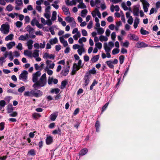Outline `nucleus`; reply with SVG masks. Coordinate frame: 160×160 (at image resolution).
I'll list each match as a JSON object with an SVG mask.
<instances>
[{"instance_id":"obj_25","label":"nucleus","mask_w":160,"mask_h":160,"mask_svg":"<svg viewBox=\"0 0 160 160\" xmlns=\"http://www.w3.org/2000/svg\"><path fill=\"white\" fill-rule=\"evenodd\" d=\"M104 49L106 52H110L111 48L108 46L107 43H105L104 45Z\"/></svg>"},{"instance_id":"obj_54","label":"nucleus","mask_w":160,"mask_h":160,"mask_svg":"<svg viewBox=\"0 0 160 160\" xmlns=\"http://www.w3.org/2000/svg\"><path fill=\"white\" fill-rule=\"evenodd\" d=\"M124 57L123 55H121L119 57L120 63L122 64L124 62Z\"/></svg>"},{"instance_id":"obj_40","label":"nucleus","mask_w":160,"mask_h":160,"mask_svg":"<svg viewBox=\"0 0 160 160\" xmlns=\"http://www.w3.org/2000/svg\"><path fill=\"white\" fill-rule=\"evenodd\" d=\"M57 116V115L56 114H52L50 116V119L51 121H54L55 120Z\"/></svg>"},{"instance_id":"obj_22","label":"nucleus","mask_w":160,"mask_h":160,"mask_svg":"<svg viewBox=\"0 0 160 160\" xmlns=\"http://www.w3.org/2000/svg\"><path fill=\"white\" fill-rule=\"evenodd\" d=\"M58 39L57 38H53L51 39L49 41V43L52 45L55 44L58 42Z\"/></svg>"},{"instance_id":"obj_29","label":"nucleus","mask_w":160,"mask_h":160,"mask_svg":"<svg viewBox=\"0 0 160 160\" xmlns=\"http://www.w3.org/2000/svg\"><path fill=\"white\" fill-rule=\"evenodd\" d=\"M57 18V12L55 11H54L52 12L51 20L52 21H55Z\"/></svg>"},{"instance_id":"obj_64","label":"nucleus","mask_w":160,"mask_h":160,"mask_svg":"<svg viewBox=\"0 0 160 160\" xmlns=\"http://www.w3.org/2000/svg\"><path fill=\"white\" fill-rule=\"evenodd\" d=\"M89 72L91 74H95L96 73L95 68H93L91 70L89 71Z\"/></svg>"},{"instance_id":"obj_20","label":"nucleus","mask_w":160,"mask_h":160,"mask_svg":"<svg viewBox=\"0 0 160 160\" xmlns=\"http://www.w3.org/2000/svg\"><path fill=\"white\" fill-rule=\"evenodd\" d=\"M25 56H27L29 57H32V52L31 51H29L28 50H25L23 52Z\"/></svg>"},{"instance_id":"obj_51","label":"nucleus","mask_w":160,"mask_h":160,"mask_svg":"<svg viewBox=\"0 0 160 160\" xmlns=\"http://www.w3.org/2000/svg\"><path fill=\"white\" fill-rule=\"evenodd\" d=\"M15 25L17 28H20L22 26V23L20 21H17L16 22Z\"/></svg>"},{"instance_id":"obj_58","label":"nucleus","mask_w":160,"mask_h":160,"mask_svg":"<svg viewBox=\"0 0 160 160\" xmlns=\"http://www.w3.org/2000/svg\"><path fill=\"white\" fill-rule=\"evenodd\" d=\"M25 90V87L24 86H22L20 88H18V92L22 93Z\"/></svg>"},{"instance_id":"obj_48","label":"nucleus","mask_w":160,"mask_h":160,"mask_svg":"<svg viewBox=\"0 0 160 160\" xmlns=\"http://www.w3.org/2000/svg\"><path fill=\"white\" fill-rule=\"evenodd\" d=\"M95 127L96 131L97 132L99 131V128L100 127L99 122L98 121H97L95 123Z\"/></svg>"},{"instance_id":"obj_6","label":"nucleus","mask_w":160,"mask_h":160,"mask_svg":"<svg viewBox=\"0 0 160 160\" xmlns=\"http://www.w3.org/2000/svg\"><path fill=\"white\" fill-rule=\"evenodd\" d=\"M41 72L40 71H37L36 73L33 74V77L32 78V81L33 82L36 83L38 82V78L41 75Z\"/></svg>"},{"instance_id":"obj_5","label":"nucleus","mask_w":160,"mask_h":160,"mask_svg":"<svg viewBox=\"0 0 160 160\" xmlns=\"http://www.w3.org/2000/svg\"><path fill=\"white\" fill-rule=\"evenodd\" d=\"M51 7L50 6H47L45 9V12L44 14V17L47 19H50L51 17L50 10Z\"/></svg>"},{"instance_id":"obj_31","label":"nucleus","mask_w":160,"mask_h":160,"mask_svg":"<svg viewBox=\"0 0 160 160\" xmlns=\"http://www.w3.org/2000/svg\"><path fill=\"white\" fill-rule=\"evenodd\" d=\"M88 151V150L86 148H84L79 153V155L80 156H83L86 154Z\"/></svg>"},{"instance_id":"obj_61","label":"nucleus","mask_w":160,"mask_h":160,"mask_svg":"<svg viewBox=\"0 0 160 160\" xmlns=\"http://www.w3.org/2000/svg\"><path fill=\"white\" fill-rule=\"evenodd\" d=\"M121 6L122 8L124 10H128V8L126 5V4L124 2L122 3Z\"/></svg>"},{"instance_id":"obj_53","label":"nucleus","mask_w":160,"mask_h":160,"mask_svg":"<svg viewBox=\"0 0 160 160\" xmlns=\"http://www.w3.org/2000/svg\"><path fill=\"white\" fill-rule=\"evenodd\" d=\"M128 22L131 25L132 24L133 22V19L132 16H130L128 18Z\"/></svg>"},{"instance_id":"obj_62","label":"nucleus","mask_w":160,"mask_h":160,"mask_svg":"<svg viewBox=\"0 0 160 160\" xmlns=\"http://www.w3.org/2000/svg\"><path fill=\"white\" fill-rule=\"evenodd\" d=\"M81 47V45L80 46L78 44H74L72 48L73 49L76 50L77 49H79Z\"/></svg>"},{"instance_id":"obj_56","label":"nucleus","mask_w":160,"mask_h":160,"mask_svg":"<svg viewBox=\"0 0 160 160\" xmlns=\"http://www.w3.org/2000/svg\"><path fill=\"white\" fill-rule=\"evenodd\" d=\"M92 24H93L92 21L91 20L89 22L87 26V28L89 29H90L91 28H92Z\"/></svg>"},{"instance_id":"obj_14","label":"nucleus","mask_w":160,"mask_h":160,"mask_svg":"<svg viewBox=\"0 0 160 160\" xmlns=\"http://www.w3.org/2000/svg\"><path fill=\"white\" fill-rule=\"evenodd\" d=\"M85 52V49L84 48V44L81 45V47L78 49V52L79 55L81 56L82 52Z\"/></svg>"},{"instance_id":"obj_39","label":"nucleus","mask_w":160,"mask_h":160,"mask_svg":"<svg viewBox=\"0 0 160 160\" xmlns=\"http://www.w3.org/2000/svg\"><path fill=\"white\" fill-rule=\"evenodd\" d=\"M38 22V20L36 18H34L32 20L31 22V24L32 26H34L35 24L36 25Z\"/></svg>"},{"instance_id":"obj_26","label":"nucleus","mask_w":160,"mask_h":160,"mask_svg":"<svg viewBox=\"0 0 160 160\" xmlns=\"http://www.w3.org/2000/svg\"><path fill=\"white\" fill-rule=\"evenodd\" d=\"M84 80L85 83V86H87L89 83L90 80L88 75H85L84 78Z\"/></svg>"},{"instance_id":"obj_46","label":"nucleus","mask_w":160,"mask_h":160,"mask_svg":"<svg viewBox=\"0 0 160 160\" xmlns=\"http://www.w3.org/2000/svg\"><path fill=\"white\" fill-rule=\"evenodd\" d=\"M95 46L96 48H98L99 49H101L102 48V44L100 42H98L97 43H96L95 44Z\"/></svg>"},{"instance_id":"obj_38","label":"nucleus","mask_w":160,"mask_h":160,"mask_svg":"<svg viewBox=\"0 0 160 160\" xmlns=\"http://www.w3.org/2000/svg\"><path fill=\"white\" fill-rule=\"evenodd\" d=\"M140 32L142 34L146 35L149 34V32L148 31L144 30L143 28H141L140 29Z\"/></svg>"},{"instance_id":"obj_42","label":"nucleus","mask_w":160,"mask_h":160,"mask_svg":"<svg viewBox=\"0 0 160 160\" xmlns=\"http://www.w3.org/2000/svg\"><path fill=\"white\" fill-rule=\"evenodd\" d=\"M60 89L58 88L52 89L51 91V93H55L56 94H58L60 92Z\"/></svg>"},{"instance_id":"obj_45","label":"nucleus","mask_w":160,"mask_h":160,"mask_svg":"<svg viewBox=\"0 0 160 160\" xmlns=\"http://www.w3.org/2000/svg\"><path fill=\"white\" fill-rule=\"evenodd\" d=\"M18 15V14L17 13H11L8 14V16L11 17L12 18H14L15 16H17Z\"/></svg>"},{"instance_id":"obj_52","label":"nucleus","mask_w":160,"mask_h":160,"mask_svg":"<svg viewBox=\"0 0 160 160\" xmlns=\"http://www.w3.org/2000/svg\"><path fill=\"white\" fill-rule=\"evenodd\" d=\"M13 8V7L12 6L11 4H9L7 7L6 9L8 11L10 12L12 10Z\"/></svg>"},{"instance_id":"obj_63","label":"nucleus","mask_w":160,"mask_h":160,"mask_svg":"<svg viewBox=\"0 0 160 160\" xmlns=\"http://www.w3.org/2000/svg\"><path fill=\"white\" fill-rule=\"evenodd\" d=\"M24 20L26 23H29L30 21V18L28 16H26L25 17Z\"/></svg>"},{"instance_id":"obj_12","label":"nucleus","mask_w":160,"mask_h":160,"mask_svg":"<svg viewBox=\"0 0 160 160\" xmlns=\"http://www.w3.org/2000/svg\"><path fill=\"white\" fill-rule=\"evenodd\" d=\"M25 29L30 35L32 34L34 32V30L30 25H28L26 28Z\"/></svg>"},{"instance_id":"obj_49","label":"nucleus","mask_w":160,"mask_h":160,"mask_svg":"<svg viewBox=\"0 0 160 160\" xmlns=\"http://www.w3.org/2000/svg\"><path fill=\"white\" fill-rule=\"evenodd\" d=\"M102 2L101 3V7L102 9V10H103L106 8V7L105 5L103 0H102Z\"/></svg>"},{"instance_id":"obj_27","label":"nucleus","mask_w":160,"mask_h":160,"mask_svg":"<svg viewBox=\"0 0 160 160\" xmlns=\"http://www.w3.org/2000/svg\"><path fill=\"white\" fill-rule=\"evenodd\" d=\"M88 11L86 9H84L82 11L81 13V16L83 18H85L86 16Z\"/></svg>"},{"instance_id":"obj_43","label":"nucleus","mask_w":160,"mask_h":160,"mask_svg":"<svg viewBox=\"0 0 160 160\" xmlns=\"http://www.w3.org/2000/svg\"><path fill=\"white\" fill-rule=\"evenodd\" d=\"M86 6L83 2L79 4L78 5V8L84 9L86 8Z\"/></svg>"},{"instance_id":"obj_19","label":"nucleus","mask_w":160,"mask_h":160,"mask_svg":"<svg viewBox=\"0 0 160 160\" xmlns=\"http://www.w3.org/2000/svg\"><path fill=\"white\" fill-rule=\"evenodd\" d=\"M95 29L97 31V33L98 35H102L104 32V29L102 28H95Z\"/></svg>"},{"instance_id":"obj_23","label":"nucleus","mask_w":160,"mask_h":160,"mask_svg":"<svg viewBox=\"0 0 160 160\" xmlns=\"http://www.w3.org/2000/svg\"><path fill=\"white\" fill-rule=\"evenodd\" d=\"M44 71L46 72L49 75H51L53 74V71L52 70L49 69L48 66L44 68Z\"/></svg>"},{"instance_id":"obj_47","label":"nucleus","mask_w":160,"mask_h":160,"mask_svg":"<svg viewBox=\"0 0 160 160\" xmlns=\"http://www.w3.org/2000/svg\"><path fill=\"white\" fill-rule=\"evenodd\" d=\"M119 51L120 50L119 49L117 48H115L112 50V53L113 55H115L118 53Z\"/></svg>"},{"instance_id":"obj_34","label":"nucleus","mask_w":160,"mask_h":160,"mask_svg":"<svg viewBox=\"0 0 160 160\" xmlns=\"http://www.w3.org/2000/svg\"><path fill=\"white\" fill-rule=\"evenodd\" d=\"M106 63H107L108 66L111 68H113L114 67L113 62L111 61H108L106 62Z\"/></svg>"},{"instance_id":"obj_11","label":"nucleus","mask_w":160,"mask_h":160,"mask_svg":"<svg viewBox=\"0 0 160 160\" xmlns=\"http://www.w3.org/2000/svg\"><path fill=\"white\" fill-rule=\"evenodd\" d=\"M128 37L129 38L133 40L138 41L139 40V38L135 35L133 34H129L128 35Z\"/></svg>"},{"instance_id":"obj_24","label":"nucleus","mask_w":160,"mask_h":160,"mask_svg":"<svg viewBox=\"0 0 160 160\" xmlns=\"http://www.w3.org/2000/svg\"><path fill=\"white\" fill-rule=\"evenodd\" d=\"M77 0H72L70 2H67V5L68 6H72L73 5H76L78 1Z\"/></svg>"},{"instance_id":"obj_9","label":"nucleus","mask_w":160,"mask_h":160,"mask_svg":"<svg viewBox=\"0 0 160 160\" xmlns=\"http://www.w3.org/2000/svg\"><path fill=\"white\" fill-rule=\"evenodd\" d=\"M55 56L53 54H49V53L45 52L43 54V58H44L52 59L53 60L55 58Z\"/></svg>"},{"instance_id":"obj_41","label":"nucleus","mask_w":160,"mask_h":160,"mask_svg":"<svg viewBox=\"0 0 160 160\" xmlns=\"http://www.w3.org/2000/svg\"><path fill=\"white\" fill-rule=\"evenodd\" d=\"M80 67H79V66L76 63H74L73 64V69L75 71H78V70L80 68Z\"/></svg>"},{"instance_id":"obj_18","label":"nucleus","mask_w":160,"mask_h":160,"mask_svg":"<svg viewBox=\"0 0 160 160\" xmlns=\"http://www.w3.org/2000/svg\"><path fill=\"white\" fill-rule=\"evenodd\" d=\"M69 69V68L68 67L62 70L61 73V74L64 76H66L68 73Z\"/></svg>"},{"instance_id":"obj_13","label":"nucleus","mask_w":160,"mask_h":160,"mask_svg":"<svg viewBox=\"0 0 160 160\" xmlns=\"http://www.w3.org/2000/svg\"><path fill=\"white\" fill-rule=\"evenodd\" d=\"M33 42V41L31 39L29 40L27 42L26 44L28 49L31 50L32 49L33 47L32 44Z\"/></svg>"},{"instance_id":"obj_7","label":"nucleus","mask_w":160,"mask_h":160,"mask_svg":"<svg viewBox=\"0 0 160 160\" xmlns=\"http://www.w3.org/2000/svg\"><path fill=\"white\" fill-rule=\"evenodd\" d=\"M141 1L143 4L144 11L145 12H147L148 11V8L150 5L149 3L146 0H141Z\"/></svg>"},{"instance_id":"obj_10","label":"nucleus","mask_w":160,"mask_h":160,"mask_svg":"<svg viewBox=\"0 0 160 160\" xmlns=\"http://www.w3.org/2000/svg\"><path fill=\"white\" fill-rule=\"evenodd\" d=\"M148 46V45L144 42H139L136 44V47L138 48H145Z\"/></svg>"},{"instance_id":"obj_55","label":"nucleus","mask_w":160,"mask_h":160,"mask_svg":"<svg viewBox=\"0 0 160 160\" xmlns=\"http://www.w3.org/2000/svg\"><path fill=\"white\" fill-rule=\"evenodd\" d=\"M61 131V129L59 128H58V129L55 130L53 131L52 132V133L54 134H58L60 133Z\"/></svg>"},{"instance_id":"obj_36","label":"nucleus","mask_w":160,"mask_h":160,"mask_svg":"<svg viewBox=\"0 0 160 160\" xmlns=\"http://www.w3.org/2000/svg\"><path fill=\"white\" fill-rule=\"evenodd\" d=\"M13 34H10L5 38V40L6 41L8 40H11L13 39Z\"/></svg>"},{"instance_id":"obj_50","label":"nucleus","mask_w":160,"mask_h":160,"mask_svg":"<svg viewBox=\"0 0 160 160\" xmlns=\"http://www.w3.org/2000/svg\"><path fill=\"white\" fill-rule=\"evenodd\" d=\"M15 3L18 6H21L23 4L22 0H16Z\"/></svg>"},{"instance_id":"obj_30","label":"nucleus","mask_w":160,"mask_h":160,"mask_svg":"<svg viewBox=\"0 0 160 160\" xmlns=\"http://www.w3.org/2000/svg\"><path fill=\"white\" fill-rule=\"evenodd\" d=\"M99 58V55H95L92 57L91 60L92 62H95L98 60Z\"/></svg>"},{"instance_id":"obj_16","label":"nucleus","mask_w":160,"mask_h":160,"mask_svg":"<svg viewBox=\"0 0 160 160\" xmlns=\"http://www.w3.org/2000/svg\"><path fill=\"white\" fill-rule=\"evenodd\" d=\"M53 141L52 138L51 136H48L46 140V143L47 145L51 144Z\"/></svg>"},{"instance_id":"obj_60","label":"nucleus","mask_w":160,"mask_h":160,"mask_svg":"<svg viewBox=\"0 0 160 160\" xmlns=\"http://www.w3.org/2000/svg\"><path fill=\"white\" fill-rule=\"evenodd\" d=\"M45 42L43 41L42 43H40V48H43L45 46Z\"/></svg>"},{"instance_id":"obj_4","label":"nucleus","mask_w":160,"mask_h":160,"mask_svg":"<svg viewBox=\"0 0 160 160\" xmlns=\"http://www.w3.org/2000/svg\"><path fill=\"white\" fill-rule=\"evenodd\" d=\"M28 74V72L27 71H23L19 75V79L24 82L27 81Z\"/></svg>"},{"instance_id":"obj_37","label":"nucleus","mask_w":160,"mask_h":160,"mask_svg":"<svg viewBox=\"0 0 160 160\" xmlns=\"http://www.w3.org/2000/svg\"><path fill=\"white\" fill-rule=\"evenodd\" d=\"M67 83V81H66L64 80L62 81L61 82V84L60 86L61 88L62 89H63L65 88Z\"/></svg>"},{"instance_id":"obj_21","label":"nucleus","mask_w":160,"mask_h":160,"mask_svg":"<svg viewBox=\"0 0 160 160\" xmlns=\"http://www.w3.org/2000/svg\"><path fill=\"white\" fill-rule=\"evenodd\" d=\"M15 45V43L14 41L10 42L6 44L7 48L9 49H11Z\"/></svg>"},{"instance_id":"obj_33","label":"nucleus","mask_w":160,"mask_h":160,"mask_svg":"<svg viewBox=\"0 0 160 160\" xmlns=\"http://www.w3.org/2000/svg\"><path fill=\"white\" fill-rule=\"evenodd\" d=\"M65 20L68 23H71L74 19L73 18L70 17L69 16L66 17L65 18Z\"/></svg>"},{"instance_id":"obj_59","label":"nucleus","mask_w":160,"mask_h":160,"mask_svg":"<svg viewBox=\"0 0 160 160\" xmlns=\"http://www.w3.org/2000/svg\"><path fill=\"white\" fill-rule=\"evenodd\" d=\"M6 105V102L4 100H2L0 101V106L2 108L4 107Z\"/></svg>"},{"instance_id":"obj_2","label":"nucleus","mask_w":160,"mask_h":160,"mask_svg":"<svg viewBox=\"0 0 160 160\" xmlns=\"http://www.w3.org/2000/svg\"><path fill=\"white\" fill-rule=\"evenodd\" d=\"M43 92L41 90L35 89L34 90H31L30 91L25 92L24 95L29 97H35L38 98L41 96Z\"/></svg>"},{"instance_id":"obj_3","label":"nucleus","mask_w":160,"mask_h":160,"mask_svg":"<svg viewBox=\"0 0 160 160\" xmlns=\"http://www.w3.org/2000/svg\"><path fill=\"white\" fill-rule=\"evenodd\" d=\"M10 27L9 25L3 24L0 28V31L4 34H7L9 32Z\"/></svg>"},{"instance_id":"obj_1","label":"nucleus","mask_w":160,"mask_h":160,"mask_svg":"<svg viewBox=\"0 0 160 160\" xmlns=\"http://www.w3.org/2000/svg\"><path fill=\"white\" fill-rule=\"evenodd\" d=\"M47 82L46 74L44 73L42 75L39 80L33 85L32 87L37 89L44 87L46 84Z\"/></svg>"},{"instance_id":"obj_8","label":"nucleus","mask_w":160,"mask_h":160,"mask_svg":"<svg viewBox=\"0 0 160 160\" xmlns=\"http://www.w3.org/2000/svg\"><path fill=\"white\" fill-rule=\"evenodd\" d=\"M58 82V80L57 79L53 78L52 77H49L48 79V83L49 85H51L52 82L54 84H56Z\"/></svg>"},{"instance_id":"obj_57","label":"nucleus","mask_w":160,"mask_h":160,"mask_svg":"<svg viewBox=\"0 0 160 160\" xmlns=\"http://www.w3.org/2000/svg\"><path fill=\"white\" fill-rule=\"evenodd\" d=\"M13 110L12 106V104L8 105V111L9 112H11Z\"/></svg>"},{"instance_id":"obj_44","label":"nucleus","mask_w":160,"mask_h":160,"mask_svg":"<svg viewBox=\"0 0 160 160\" xmlns=\"http://www.w3.org/2000/svg\"><path fill=\"white\" fill-rule=\"evenodd\" d=\"M86 38L84 37H83L81 38H80L78 40V42L80 44H83L82 42H85L86 41Z\"/></svg>"},{"instance_id":"obj_32","label":"nucleus","mask_w":160,"mask_h":160,"mask_svg":"<svg viewBox=\"0 0 160 160\" xmlns=\"http://www.w3.org/2000/svg\"><path fill=\"white\" fill-rule=\"evenodd\" d=\"M39 50L35 49L34 51V52L32 53V56L34 58H37L39 56Z\"/></svg>"},{"instance_id":"obj_28","label":"nucleus","mask_w":160,"mask_h":160,"mask_svg":"<svg viewBox=\"0 0 160 160\" xmlns=\"http://www.w3.org/2000/svg\"><path fill=\"white\" fill-rule=\"evenodd\" d=\"M99 39L100 41L103 42L107 41L108 40V38L107 37L101 35L99 37Z\"/></svg>"},{"instance_id":"obj_15","label":"nucleus","mask_w":160,"mask_h":160,"mask_svg":"<svg viewBox=\"0 0 160 160\" xmlns=\"http://www.w3.org/2000/svg\"><path fill=\"white\" fill-rule=\"evenodd\" d=\"M63 11L64 12L66 15H68L69 16L70 15L69 9L68 8L65 6H63L62 8Z\"/></svg>"},{"instance_id":"obj_17","label":"nucleus","mask_w":160,"mask_h":160,"mask_svg":"<svg viewBox=\"0 0 160 160\" xmlns=\"http://www.w3.org/2000/svg\"><path fill=\"white\" fill-rule=\"evenodd\" d=\"M28 37L29 35L28 34H26L25 35H21L19 38L18 39L20 40L25 41L28 38Z\"/></svg>"},{"instance_id":"obj_35","label":"nucleus","mask_w":160,"mask_h":160,"mask_svg":"<svg viewBox=\"0 0 160 160\" xmlns=\"http://www.w3.org/2000/svg\"><path fill=\"white\" fill-rule=\"evenodd\" d=\"M139 9L138 8H135L133 9V13L134 15L136 16H138Z\"/></svg>"}]
</instances>
